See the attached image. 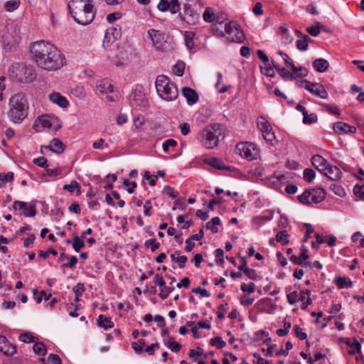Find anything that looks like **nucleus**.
<instances>
[{"instance_id": "1", "label": "nucleus", "mask_w": 364, "mask_h": 364, "mask_svg": "<svg viewBox=\"0 0 364 364\" xmlns=\"http://www.w3.org/2000/svg\"><path fill=\"white\" fill-rule=\"evenodd\" d=\"M32 60L41 68L55 71L63 68L66 59L65 55L54 45L45 41H38L30 46Z\"/></svg>"}, {"instance_id": "2", "label": "nucleus", "mask_w": 364, "mask_h": 364, "mask_svg": "<svg viewBox=\"0 0 364 364\" xmlns=\"http://www.w3.org/2000/svg\"><path fill=\"white\" fill-rule=\"evenodd\" d=\"M68 7L72 17L79 24L87 25L95 18L92 0H70Z\"/></svg>"}, {"instance_id": "3", "label": "nucleus", "mask_w": 364, "mask_h": 364, "mask_svg": "<svg viewBox=\"0 0 364 364\" xmlns=\"http://www.w3.org/2000/svg\"><path fill=\"white\" fill-rule=\"evenodd\" d=\"M10 109L8 117L14 123L20 124L28 116V102L26 95L21 92L14 94L9 100Z\"/></svg>"}, {"instance_id": "4", "label": "nucleus", "mask_w": 364, "mask_h": 364, "mask_svg": "<svg viewBox=\"0 0 364 364\" xmlns=\"http://www.w3.org/2000/svg\"><path fill=\"white\" fill-rule=\"evenodd\" d=\"M200 135L202 144L207 149H213L225 139V129L221 124H210L203 128Z\"/></svg>"}, {"instance_id": "5", "label": "nucleus", "mask_w": 364, "mask_h": 364, "mask_svg": "<svg viewBox=\"0 0 364 364\" xmlns=\"http://www.w3.org/2000/svg\"><path fill=\"white\" fill-rule=\"evenodd\" d=\"M155 87L158 95L166 101H173L178 96L176 85L166 75H161L156 77Z\"/></svg>"}, {"instance_id": "6", "label": "nucleus", "mask_w": 364, "mask_h": 364, "mask_svg": "<svg viewBox=\"0 0 364 364\" xmlns=\"http://www.w3.org/2000/svg\"><path fill=\"white\" fill-rule=\"evenodd\" d=\"M10 78L19 82L28 83L36 78V73L33 68L23 63H13L8 70Z\"/></svg>"}, {"instance_id": "7", "label": "nucleus", "mask_w": 364, "mask_h": 364, "mask_svg": "<svg viewBox=\"0 0 364 364\" xmlns=\"http://www.w3.org/2000/svg\"><path fill=\"white\" fill-rule=\"evenodd\" d=\"M149 38L151 41L152 46L161 51L171 50L174 48V43L165 33L156 30L149 29L147 31Z\"/></svg>"}, {"instance_id": "8", "label": "nucleus", "mask_w": 364, "mask_h": 364, "mask_svg": "<svg viewBox=\"0 0 364 364\" xmlns=\"http://www.w3.org/2000/svg\"><path fill=\"white\" fill-rule=\"evenodd\" d=\"M21 41L19 30L14 26H9L2 35V42L10 48L16 46Z\"/></svg>"}, {"instance_id": "9", "label": "nucleus", "mask_w": 364, "mask_h": 364, "mask_svg": "<svg viewBox=\"0 0 364 364\" xmlns=\"http://www.w3.org/2000/svg\"><path fill=\"white\" fill-rule=\"evenodd\" d=\"M225 31V38L230 42L242 43L245 40L244 32L233 23H226Z\"/></svg>"}, {"instance_id": "10", "label": "nucleus", "mask_w": 364, "mask_h": 364, "mask_svg": "<svg viewBox=\"0 0 364 364\" xmlns=\"http://www.w3.org/2000/svg\"><path fill=\"white\" fill-rule=\"evenodd\" d=\"M153 282L159 287V293L158 295L162 300L166 299L174 290L173 286H166V282L162 274H156L153 279Z\"/></svg>"}, {"instance_id": "11", "label": "nucleus", "mask_w": 364, "mask_h": 364, "mask_svg": "<svg viewBox=\"0 0 364 364\" xmlns=\"http://www.w3.org/2000/svg\"><path fill=\"white\" fill-rule=\"evenodd\" d=\"M121 36L119 29L117 28H109L106 30L105 37L102 41V46L108 48Z\"/></svg>"}, {"instance_id": "12", "label": "nucleus", "mask_w": 364, "mask_h": 364, "mask_svg": "<svg viewBox=\"0 0 364 364\" xmlns=\"http://www.w3.org/2000/svg\"><path fill=\"white\" fill-rule=\"evenodd\" d=\"M129 101L132 107L136 109L144 107L147 104L144 94L141 90H137L132 93Z\"/></svg>"}, {"instance_id": "13", "label": "nucleus", "mask_w": 364, "mask_h": 364, "mask_svg": "<svg viewBox=\"0 0 364 364\" xmlns=\"http://www.w3.org/2000/svg\"><path fill=\"white\" fill-rule=\"evenodd\" d=\"M16 346L11 343L6 336L0 335V353L10 357L16 353Z\"/></svg>"}, {"instance_id": "14", "label": "nucleus", "mask_w": 364, "mask_h": 364, "mask_svg": "<svg viewBox=\"0 0 364 364\" xmlns=\"http://www.w3.org/2000/svg\"><path fill=\"white\" fill-rule=\"evenodd\" d=\"M15 210L22 211V214L26 217H34L36 214V207L34 205H27L23 201L16 200L13 204Z\"/></svg>"}, {"instance_id": "15", "label": "nucleus", "mask_w": 364, "mask_h": 364, "mask_svg": "<svg viewBox=\"0 0 364 364\" xmlns=\"http://www.w3.org/2000/svg\"><path fill=\"white\" fill-rule=\"evenodd\" d=\"M181 93L186 99L187 104L189 105H195L199 100L197 92L189 87H183L181 89Z\"/></svg>"}, {"instance_id": "16", "label": "nucleus", "mask_w": 364, "mask_h": 364, "mask_svg": "<svg viewBox=\"0 0 364 364\" xmlns=\"http://www.w3.org/2000/svg\"><path fill=\"white\" fill-rule=\"evenodd\" d=\"M323 175L328 177L331 181H337L341 178L342 172L336 166H332L329 163L328 166H326V170L324 172L321 173Z\"/></svg>"}, {"instance_id": "17", "label": "nucleus", "mask_w": 364, "mask_h": 364, "mask_svg": "<svg viewBox=\"0 0 364 364\" xmlns=\"http://www.w3.org/2000/svg\"><path fill=\"white\" fill-rule=\"evenodd\" d=\"M333 130L338 134H347V133H355L356 127L350 126L348 124L343 122H337L333 124Z\"/></svg>"}, {"instance_id": "18", "label": "nucleus", "mask_w": 364, "mask_h": 364, "mask_svg": "<svg viewBox=\"0 0 364 364\" xmlns=\"http://www.w3.org/2000/svg\"><path fill=\"white\" fill-rule=\"evenodd\" d=\"M312 85L313 86H309L307 90L313 95L318 97L321 99H326L328 97V93L323 85L320 83L312 82Z\"/></svg>"}, {"instance_id": "19", "label": "nucleus", "mask_w": 364, "mask_h": 364, "mask_svg": "<svg viewBox=\"0 0 364 364\" xmlns=\"http://www.w3.org/2000/svg\"><path fill=\"white\" fill-rule=\"evenodd\" d=\"M311 161L312 165L320 173L324 172V171L326 170V166H328V161L326 159L318 154L313 156Z\"/></svg>"}, {"instance_id": "20", "label": "nucleus", "mask_w": 364, "mask_h": 364, "mask_svg": "<svg viewBox=\"0 0 364 364\" xmlns=\"http://www.w3.org/2000/svg\"><path fill=\"white\" fill-rule=\"evenodd\" d=\"M310 190V198L311 203H319L326 198V191L321 188H315Z\"/></svg>"}, {"instance_id": "21", "label": "nucleus", "mask_w": 364, "mask_h": 364, "mask_svg": "<svg viewBox=\"0 0 364 364\" xmlns=\"http://www.w3.org/2000/svg\"><path fill=\"white\" fill-rule=\"evenodd\" d=\"M50 100L60 106V107L65 108L68 107L69 102L65 97L61 95L58 92H53L49 95Z\"/></svg>"}, {"instance_id": "22", "label": "nucleus", "mask_w": 364, "mask_h": 364, "mask_svg": "<svg viewBox=\"0 0 364 364\" xmlns=\"http://www.w3.org/2000/svg\"><path fill=\"white\" fill-rule=\"evenodd\" d=\"M236 153L249 160L250 157V144L248 142H240L236 145Z\"/></svg>"}, {"instance_id": "23", "label": "nucleus", "mask_w": 364, "mask_h": 364, "mask_svg": "<svg viewBox=\"0 0 364 364\" xmlns=\"http://www.w3.org/2000/svg\"><path fill=\"white\" fill-rule=\"evenodd\" d=\"M44 147L56 154H61L64 151L65 146L60 140L55 138L50 141L49 145Z\"/></svg>"}, {"instance_id": "24", "label": "nucleus", "mask_w": 364, "mask_h": 364, "mask_svg": "<svg viewBox=\"0 0 364 364\" xmlns=\"http://www.w3.org/2000/svg\"><path fill=\"white\" fill-rule=\"evenodd\" d=\"M310 294L311 290L309 289L301 290L299 292V300L302 301V304L301 306L302 310H305L309 305H311L312 304V299L310 297Z\"/></svg>"}, {"instance_id": "25", "label": "nucleus", "mask_w": 364, "mask_h": 364, "mask_svg": "<svg viewBox=\"0 0 364 364\" xmlns=\"http://www.w3.org/2000/svg\"><path fill=\"white\" fill-rule=\"evenodd\" d=\"M204 162L208 164L210 166L213 167L218 170H228L229 166H227L224 162L218 158H210L204 160Z\"/></svg>"}, {"instance_id": "26", "label": "nucleus", "mask_w": 364, "mask_h": 364, "mask_svg": "<svg viewBox=\"0 0 364 364\" xmlns=\"http://www.w3.org/2000/svg\"><path fill=\"white\" fill-rule=\"evenodd\" d=\"M97 325L104 330L107 331L114 327V323L110 317L105 316L100 314L97 318Z\"/></svg>"}, {"instance_id": "27", "label": "nucleus", "mask_w": 364, "mask_h": 364, "mask_svg": "<svg viewBox=\"0 0 364 364\" xmlns=\"http://www.w3.org/2000/svg\"><path fill=\"white\" fill-rule=\"evenodd\" d=\"M314 68L318 73H323L329 68V63L323 58L316 59L313 63Z\"/></svg>"}, {"instance_id": "28", "label": "nucleus", "mask_w": 364, "mask_h": 364, "mask_svg": "<svg viewBox=\"0 0 364 364\" xmlns=\"http://www.w3.org/2000/svg\"><path fill=\"white\" fill-rule=\"evenodd\" d=\"M203 17L204 21L206 22L219 23L221 26V22L219 20L218 16H215L213 9L211 8H206L203 12Z\"/></svg>"}, {"instance_id": "29", "label": "nucleus", "mask_w": 364, "mask_h": 364, "mask_svg": "<svg viewBox=\"0 0 364 364\" xmlns=\"http://www.w3.org/2000/svg\"><path fill=\"white\" fill-rule=\"evenodd\" d=\"M333 282L340 289L344 288H351L353 287V282L351 280L346 277H335Z\"/></svg>"}, {"instance_id": "30", "label": "nucleus", "mask_w": 364, "mask_h": 364, "mask_svg": "<svg viewBox=\"0 0 364 364\" xmlns=\"http://www.w3.org/2000/svg\"><path fill=\"white\" fill-rule=\"evenodd\" d=\"M113 89V85L107 80H102L97 85V90L102 94L111 93Z\"/></svg>"}, {"instance_id": "31", "label": "nucleus", "mask_w": 364, "mask_h": 364, "mask_svg": "<svg viewBox=\"0 0 364 364\" xmlns=\"http://www.w3.org/2000/svg\"><path fill=\"white\" fill-rule=\"evenodd\" d=\"M345 343L351 348L350 350H348V353L350 355H355L356 353L361 352V345L358 341L357 339L354 338L353 341L351 342L349 338H346L345 341Z\"/></svg>"}, {"instance_id": "32", "label": "nucleus", "mask_w": 364, "mask_h": 364, "mask_svg": "<svg viewBox=\"0 0 364 364\" xmlns=\"http://www.w3.org/2000/svg\"><path fill=\"white\" fill-rule=\"evenodd\" d=\"M257 126L261 132H265L272 127L269 122L263 116H260L257 119Z\"/></svg>"}, {"instance_id": "33", "label": "nucleus", "mask_w": 364, "mask_h": 364, "mask_svg": "<svg viewBox=\"0 0 364 364\" xmlns=\"http://www.w3.org/2000/svg\"><path fill=\"white\" fill-rule=\"evenodd\" d=\"M63 190L68 191L70 193L76 191V195L80 196L81 194L80 186L79 183L75 181H72L70 184H65L63 187Z\"/></svg>"}, {"instance_id": "34", "label": "nucleus", "mask_w": 364, "mask_h": 364, "mask_svg": "<svg viewBox=\"0 0 364 364\" xmlns=\"http://www.w3.org/2000/svg\"><path fill=\"white\" fill-rule=\"evenodd\" d=\"M262 136L266 142L272 146H274L277 142L275 134L272 131V128H271V129H269L265 132H263Z\"/></svg>"}, {"instance_id": "35", "label": "nucleus", "mask_w": 364, "mask_h": 364, "mask_svg": "<svg viewBox=\"0 0 364 364\" xmlns=\"http://www.w3.org/2000/svg\"><path fill=\"white\" fill-rule=\"evenodd\" d=\"M36 122H38L43 128H50L53 125V119L49 115H42L38 118Z\"/></svg>"}, {"instance_id": "36", "label": "nucleus", "mask_w": 364, "mask_h": 364, "mask_svg": "<svg viewBox=\"0 0 364 364\" xmlns=\"http://www.w3.org/2000/svg\"><path fill=\"white\" fill-rule=\"evenodd\" d=\"M311 41V38L309 36H305L304 38H300L296 41V48L301 51H305L307 50L309 46V43Z\"/></svg>"}, {"instance_id": "37", "label": "nucleus", "mask_w": 364, "mask_h": 364, "mask_svg": "<svg viewBox=\"0 0 364 364\" xmlns=\"http://www.w3.org/2000/svg\"><path fill=\"white\" fill-rule=\"evenodd\" d=\"M220 224V219L219 217L213 218L209 222L206 223V228L210 230L213 233L218 232V225Z\"/></svg>"}, {"instance_id": "38", "label": "nucleus", "mask_w": 364, "mask_h": 364, "mask_svg": "<svg viewBox=\"0 0 364 364\" xmlns=\"http://www.w3.org/2000/svg\"><path fill=\"white\" fill-rule=\"evenodd\" d=\"M289 235L287 230H281L277 233L275 240L277 242H280L283 245H287L289 242Z\"/></svg>"}, {"instance_id": "39", "label": "nucleus", "mask_w": 364, "mask_h": 364, "mask_svg": "<svg viewBox=\"0 0 364 364\" xmlns=\"http://www.w3.org/2000/svg\"><path fill=\"white\" fill-rule=\"evenodd\" d=\"M291 70L293 71V74L294 76V79L297 77H303L308 75V70L304 67L297 68L294 65V64L291 65Z\"/></svg>"}, {"instance_id": "40", "label": "nucleus", "mask_w": 364, "mask_h": 364, "mask_svg": "<svg viewBox=\"0 0 364 364\" xmlns=\"http://www.w3.org/2000/svg\"><path fill=\"white\" fill-rule=\"evenodd\" d=\"M264 167L258 161L252 164V174L257 178L262 177L264 173Z\"/></svg>"}, {"instance_id": "41", "label": "nucleus", "mask_w": 364, "mask_h": 364, "mask_svg": "<svg viewBox=\"0 0 364 364\" xmlns=\"http://www.w3.org/2000/svg\"><path fill=\"white\" fill-rule=\"evenodd\" d=\"M164 344L173 352H178L181 349V345L176 341H172L171 338L164 340Z\"/></svg>"}, {"instance_id": "42", "label": "nucleus", "mask_w": 364, "mask_h": 364, "mask_svg": "<svg viewBox=\"0 0 364 364\" xmlns=\"http://www.w3.org/2000/svg\"><path fill=\"white\" fill-rule=\"evenodd\" d=\"M171 261L178 264L180 268H184L186 263L188 261L186 256H175V254H171L170 256Z\"/></svg>"}, {"instance_id": "43", "label": "nucleus", "mask_w": 364, "mask_h": 364, "mask_svg": "<svg viewBox=\"0 0 364 364\" xmlns=\"http://www.w3.org/2000/svg\"><path fill=\"white\" fill-rule=\"evenodd\" d=\"M277 72L284 80H292L294 79V74L287 70L284 68H277Z\"/></svg>"}, {"instance_id": "44", "label": "nucleus", "mask_w": 364, "mask_h": 364, "mask_svg": "<svg viewBox=\"0 0 364 364\" xmlns=\"http://www.w3.org/2000/svg\"><path fill=\"white\" fill-rule=\"evenodd\" d=\"M185 69V64L182 61H178L173 67L172 71L173 73L178 77H181L183 75Z\"/></svg>"}, {"instance_id": "45", "label": "nucleus", "mask_w": 364, "mask_h": 364, "mask_svg": "<svg viewBox=\"0 0 364 364\" xmlns=\"http://www.w3.org/2000/svg\"><path fill=\"white\" fill-rule=\"evenodd\" d=\"M309 198H310V190L306 189L301 195H299L297 196V200L301 204L310 205L311 203V201L309 200Z\"/></svg>"}, {"instance_id": "46", "label": "nucleus", "mask_w": 364, "mask_h": 364, "mask_svg": "<svg viewBox=\"0 0 364 364\" xmlns=\"http://www.w3.org/2000/svg\"><path fill=\"white\" fill-rule=\"evenodd\" d=\"M195 36V33L191 31H186L185 33V42L186 46L189 50H192L194 46L193 37Z\"/></svg>"}, {"instance_id": "47", "label": "nucleus", "mask_w": 364, "mask_h": 364, "mask_svg": "<svg viewBox=\"0 0 364 364\" xmlns=\"http://www.w3.org/2000/svg\"><path fill=\"white\" fill-rule=\"evenodd\" d=\"M33 349L35 353L41 355H45L47 351L46 345L43 342L36 343L33 346Z\"/></svg>"}, {"instance_id": "48", "label": "nucleus", "mask_w": 364, "mask_h": 364, "mask_svg": "<svg viewBox=\"0 0 364 364\" xmlns=\"http://www.w3.org/2000/svg\"><path fill=\"white\" fill-rule=\"evenodd\" d=\"M261 73L268 77H274L275 73L272 66L270 65V63L264 65V66L260 65Z\"/></svg>"}, {"instance_id": "49", "label": "nucleus", "mask_w": 364, "mask_h": 364, "mask_svg": "<svg viewBox=\"0 0 364 364\" xmlns=\"http://www.w3.org/2000/svg\"><path fill=\"white\" fill-rule=\"evenodd\" d=\"M331 190L337 196L343 197L346 195L344 188L338 183H333L330 186Z\"/></svg>"}, {"instance_id": "50", "label": "nucleus", "mask_w": 364, "mask_h": 364, "mask_svg": "<svg viewBox=\"0 0 364 364\" xmlns=\"http://www.w3.org/2000/svg\"><path fill=\"white\" fill-rule=\"evenodd\" d=\"M19 6H20L19 0H9L6 2L4 7L7 11L11 12V11H14V10L17 9Z\"/></svg>"}, {"instance_id": "51", "label": "nucleus", "mask_w": 364, "mask_h": 364, "mask_svg": "<svg viewBox=\"0 0 364 364\" xmlns=\"http://www.w3.org/2000/svg\"><path fill=\"white\" fill-rule=\"evenodd\" d=\"M85 247V242L82 239L78 236H75L73 242V248L77 252Z\"/></svg>"}, {"instance_id": "52", "label": "nucleus", "mask_w": 364, "mask_h": 364, "mask_svg": "<svg viewBox=\"0 0 364 364\" xmlns=\"http://www.w3.org/2000/svg\"><path fill=\"white\" fill-rule=\"evenodd\" d=\"M210 343L213 346H215L218 349H222L226 346V343L220 336L212 338Z\"/></svg>"}, {"instance_id": "53", "label": "nucleus", "mask_w": 364, "mask_h": 364, "mask_svg": "<svg viewBox=\"0 0 364 364\" xmlns=\"http://www.w3.org/2000/svg\"><path fill=\"white\" fill-rule=\"evenodd\" d=\"M321 27V23L319 22H316V26L308 27L306 31L309 35L316 37L320 33Z\"/></svg>"}, {"instance_id": "54", "label": "nucleus", "mask_w": 364, "mask_h": 364, "mask_svg": "<svg viewBox=\"0 0 364 364\" xmlns=\"http://www.w3.org/2000/svg\"><path fill=\"white\" fill-rule=\"evenodd\" d=\"M144 246L147 248L150 247L151 252H154L159 247L160 244L156 242L155 238H153L147 240L144 243Z\"/></svg>"}, {"instance_id": "55", "label": "nucleus", "mask_w": 364, "mask_h": 364, "mask_svg": "<svg viewBox=\"0 0 364 364\" xmlns=\"http://www.w3.org/2000/svg\"><path fill=\"white\" fill-rule=\"evenodd\" d=\"M123 186L126 188L129 193H133L136 187V183L133 181L130 182L127 178H123Z\"/></svg>"}, {"instance_id": "56", "label": "nucleus", "mask_w": 364, "mask_h": 364, "mask_svg": "<svg viewBox=\"0 0 364 364\" xmlns=\"http://www.w3.org/2000/svg\"><path fill=\"white\" fill-rule=\"evenodd\" d=\"M316 176V172L311 168H306L304 171V179L307 182H311Z\"/></svg>"}, {"instance_id": "57", "label": "nucleus", "mask_w": 364, "mask_h": 364, "mask_svg": "<svg viewBox=\"0 0 364 364\" xmlns=\"http://www.w3.org/2000/svg\"><path fill=\"white\" fill-rule=\"evenodd\" d=\"M354 194L361 200H364V184H357L353 188Z\"/></svg>"}, {"instance_id": "58", "label": "nucleus", "mask_w": 364, "mask_h": 364, "mask_svg": "<svg viewBox=\"0 0 364 364\" xmlns=\"http://www.w3.org/2000/svg\"><path fill=\"white\" fill-rule=\"evenodd\" d=\"M35 337L32 335V333L26 332L24 333H21L19 336V340L26 343H30L34 341Z\"/></svg>"}, {"instance_id": "59", "label": "nucleus", "mask_w": 364, "mask_h": 364, "mask_svg": "<svg viewBox=\"0 0 364 364\" xmlns=\"http://www.w3.org/2000/svg\"><path fill=\"white\" fill-rule=\"evenodd\" d=\"M299 293L296 291L290 292L287 295V301L291 305L295 304L299 301Z\"/></svg>"}, {"instance_id": "60", "label": "nucleus", "mask_w": 364, "mask_h": 364, "mask_svg": "<svg viewBox=\"0 0 364 364\" xmlns=\"http://www.w3.org/2000/svg\"><path fill=\"white\" fill-rule=\"evenodd\" d=\"M318 120L317 115L314 113L309 114L308 113L304 116L303 123L306 124H313Z\"/></svg>"}, {"instance_id": "61", "label": "nucleus", "mask_w": 364, "mask_h": 364, "mask_svg": "<svg viewBox=\"0 0 364 364\" xmlns=\"http://www.w3.org/2000/svg\"><path fill=\"white\" fill-rule=\"evenodd\" d=\"M73 291L74 292L75 296H82L83 293L85 291V287L84 284L77 283L75 286L73 287Z\"/></svg>"}, {"instance_id": "62", "label": "nucleus", "mask_w": 364, "mask_h": 364, "mask_svg": "<svg viewBox=\"0 0 364 364\" xmlns=\"http://www.w3.org/2000/svg\"><path fill=\"white\" fill-rule=\"evenodd\" d=\"M177 145V141L173 139L166 140L162 144L164 151L168 152L170 147H175Z\"/></svg>"}, {"instance_id": "63", "label": "nucleus", "mask_w": 364, "mask_h": 364, "mask_svg": "<svg viewBox=\"0 0 364 364\" xmlns=\"http://www.w3.org/2000/svg\"><path fill=\"white\" fill-rule=\"evenodd\" d=\"M14 174L9 171L6 173H0V181L3 183L12 182L14 181Z\"/></svg>"}, {"instance_id": "64", "label": "nucleus", "mask_w": 364, "mask_h": 364, "mask_svg": "<svg viewBox=\"0 0 364 364\" xmlns=\"http://www.w3.org/2000/svg\"><path fill=\"white\" fill-rule=\"evenodd\" d=\"M163 194L168 196L171 199H174L178 196V193H176L173 188L169 186H165L163 190Z\"/></svg>"}]
</instances>
